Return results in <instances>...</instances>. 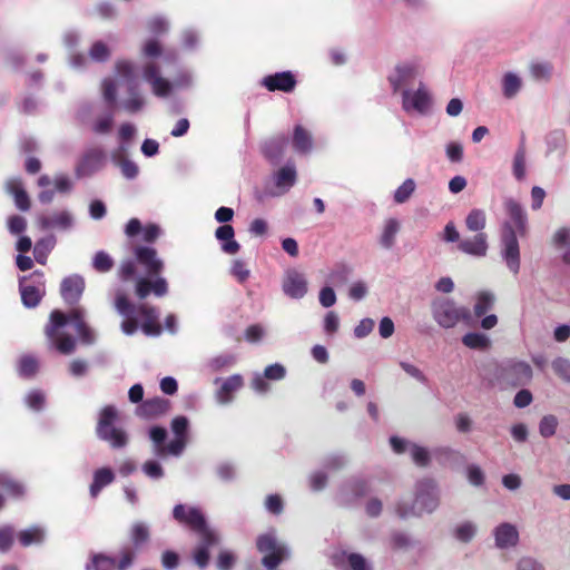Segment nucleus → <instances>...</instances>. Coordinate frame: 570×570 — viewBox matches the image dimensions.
Segmentation results:
<instances>
[{"label":"nucleus","mask_w":570,"mask_h":570,"mask_svg":"<svg viewBox=\"0 0 570 570\" xmlns=\"http://www.w3.org/2000/svg\"><path fill=\"white\" fill-rule=\"evenodd\" d=\"M19 292L24 307H37L46 294L45 274L41 271H35L19 277Z\"/></svg>","instance_id":"nucleus-12"},{"label":"nucleus","mask_w":570,"mask_h":570,"mask_svg":"<svg viewBox=\"0 0 570 570\" xmlns=\"http://www.w3.org/2000/svg\"><path fill=\"white\" fill-rule=\"evenodd\" d=\"M106 163V155L101 148H90L85 151L76 166L77 178L90 177L101 170Z\"/></svg>","instance_id":"nucleus-17"},{"label":"nucleus","mask_w":570,"mask_h":570,"mask_svg":"<svg viewBox=\"0 0 570 570\" xmlns=\"http://www.w3.org/2000/svg\"><path fill=\"white\" fill-rule=\"evenodd\" d=\"M38 222L42 229L67 230L72 226L73 218L69 212L62 210L50 215H40Z\"/></svg>","instance_id":"nucleus-27"},{"label":"nucleus","mask_w":570,"mask_h":570,"mask_svg":"<svg viewBox=\"0 0 570 570\" xmlns=\"http://www.w3.org/2000/svg\"><path fill=\"white\" fill-rule=\"evenodd\" d=\"M547 155L558 153L559 157L562 158L566 155L567 139L566 134L562 130H553L546 137Z\"/></svg>","instance_id":"nucleus-38"},{"label":"nucleus","mask_w":570,"mask_h":570,"mask_svg":"<svg viewBox=\"0 0 570 570\" xmlns=\"http://www.w3.org/2000/svg\"><path fill=\"white\" fill-rule=\"evenodd\" d=\"M6 190L14 198L18 209L26 212L30 208V199L19 178H10L6 183Z\"/></svg>","instance_id":"nucleus-29"},{"label":"nucleus","mask_w":570,"mask_h":570,"mask_svg":"<svg viewBox=\"0 0 570 570\" xmlns=\"http://www.w3.org/2000/svg\"><path fill=\"white\" fill-rule=\"evenodd\" d=\"M478 531L476 524L472 521H464L459 523L453 529L454 538L463 543H469L475 537Z\"/></svg>","instance_id":"nucleus-46"},{"label":"nucleus","mask_w":570,"mask_h":570,"mask_svg":"<svg viewBox=\"0 0 570 570\" xmlns=\"http://www.w3.org/2000/svg\"><path fill=\"white\" fill-rule=\"evenodd\" d=\"M114 481L115 473L110 468L104 466L97 469L94 472L92 482L89 488L90 495L96 498L105 487L111 484Z\"/></svg>","instance_id":"nucleus-33"},{"label":"nucleus","mask_w":570,"mask_h":570,"mask_svg":"<svg viewBox=\"0 0 570 570\" xmlns=\"http://www.w3.org/2000/svg\"><path fill=\"white\" fill-rule=\"evenodd\" d=\"M86 570H116V559L102 553L94 554Z\"/></svg>","instance_id":"nucleus-50"},{"label":"nucleus","mask_w":570,"mask_h":570,"mask_svg":"<svg viewBox=\"0 0 570 570\" xmlns=\"http://www.w3.org/2000/svg\"><path fill=\"white\" fill-rule=\"evenodd\" d=\"M552 243L561 252L562 263L570 265V227H561L556 230Z\"/></svg>","instance_id":"nucleus-36"},{"label":"nucleus","mask_w":570,"mask_h":570,"mask_svg":"<svg viewBox=\"0 0 570 570\" xmlns=\"http://www.w3.org/2000/svg\"><path fill=\"white\" fill-rule=\"evenodd\" d=\"M24 404L35 412H40L46 405V395L41 390L35 389L24 396Z\"/></svg>","instance_id":"nucleus-56"},{"label":"nucleus","mask_w":570,"mask_h":570,"mask_svg":"<svg viewBox=\"0 0 570 570\" xmlns=\"http://www.w3.org/2000/svg\"><path fill=\"white\" fill-rule=\"evenodd\" d=\"M504 209L509 220L502 224L501 256L508 269L517 275L521 263L518 236L527 234L528 217L521 204L513 198L504 199Z\"/></svg>","instance_id":"nucleus-3"},{"label":"nucleus","mask_w":570,"mask_h":570,"mask_svg":"<svg viewBox=\"0 0 570 570\" xmlns=\"http://www.w3.org/2000/svg\"><path fill=\"white\" fill-rule=\"evenodd\" d=\"M136 134L135 125L130 122L121 124L118 129V138L120 140V145L116 151L127 153L128 141L132 139Z\"/></svg>","instance_id":"nucleus-59"},{"label":"nucleus","mask_w":570,"mask_h":570,"mask_svg":"<svg viewBox=\"0 0 570 570\" xmlns=\"http://www.w3.org/2000/svg\"><path fill=\"white\" fill-rule=\"evenodd\" d=\"M56 237L53 235H49L42 237L41 239L36 242L33 247V257L36 262L45 265L48 258L49 253L55 248Z\"/></svg>","instance_id":"nucleus-41"},{"label":"nucleus","mask_w":570,"mask_h":570,"mask_svg":"<svg viewBox=\"0 0 570 570\" xmlns=\"http://www.w3.org/2000/svg\"><path fill=\"white\" fill-rule=\"evenodd\" d=\"M169 410V401L164 397H154L144 401L136 409V414L142 419H156L164 415Z\"/></svg>","instance_id":"nucleus-25"},{"label":"nucleus","mask_w":570,"mask_h":570,"mask_svg":"<svg viewBox=\"0 0 570 570\" xmlns=\"http://www.w3.org/2000/svg\"><path fill=\"white\" fill-rule=\"evenodd\" d=\"M402 96V109L407 114L426 116L432 108V96L424 82L420 81L415 90L404 89Z\"/></svg>","instance_id":"nucleus-13"},{"label":"nucleus","mask_w":570,"mask_h":570,"mask_svg":"<svg viewBox=\"0 0 570 570\" xmlns=\"http://www.w3.org/2000/svg\"><path fill=\"white\" fill-rule=\"evenodd\" d=\"M137 318H142L141 328L146 335L157 336L161 330L157 321L159 313L155 307L148 306L147 304H140L136 306Z\"/></svg>","instance_id":"nucleus-24"},{"label":"nucleus","mask_w":570,"mask_h":570,"mask_svg":"<svg viewBox=\"0 0 570 570\" xmlns=\"http://www.w3.org/2000/svg\"><path fill=\"white\" fill-rule=\"evenodd\" d=\"M424 71L423 60L420 57L399 62L387 76L393 92H401L413 85L414 80Z\"/></svg>","instance_id":"nucleus-11"},{"label":"nucleus","mask_w":570,"mask_h":570,"mask_svg":"<svg viewBox=\"0 0 570 570\" xmlns=\"http://www.w3.org/2000/svg\"><path fill=\"white\" fill-rule=\"evenodd\" d=\"M553 67L548 61H531L529 65V72L535 81H549L552 75Z\"/></svg>","instance_id":"nucleus-44"},{"label":"nucleus","mask_w":570,"mask_h":570,"mask_svg":"<svg viewBox=\"0 0 570 570\" xmlns=\"http://www.w3.org/2000/svg\"><path fill=\"white\" fill-rule=\"evenodd\" d=\"M370 491L368 482L364 479L355 478L345 482L341 489L342 495L346 501H352L364 497Z\"/></svg>","instance_id":"nucleus-34"},{"label":"nucleus","mask_w":570,"mask_h":570,"mask_svg":"<svg viewBox=\"0 0 570 570\" xmlns=\"http://www.w3.org/2000/svg\"><path fill=\"white\" fill-rule=\"evenodd\" d=\"M86 318L87 311L81 306L71 308L68 314L59 309L52 311L49 323L45 328L50 346L65 355L71 354L75 351L76 340L71 335L61 333V330L68 324L75 328L83 344H94L96 342V333L87 324Z\"/></svg>","instance_id":"nucleus-2"},{"label":"nucleus","mask_w":570,"mask_h":570,"mask_svg":"<svg viewBox=\"0 0 570 570\" xmlns=\"http://www.w3.org/2000/svg\"><path fill=\"white\" fill-rule=\"evenodd\" d=\"M459 249L468 255L484 257L488 252V237L484 233H478L472 238H464L458 245Z\"/></svg>","instance_id":"nucleus-28"},{"label":"nucleus","mask_w":570,"mask_h":570,"mask_svg":"<svg viewBox=\"0 0 570 570\" xmlns=\"http://www.w3.org/2000/svg\"><path fill=\"white\" fill-rule=\"evenodd\" d=\"M494 295L491 292L483 291L476 295V301L473 307L474 314L478 317L483 316L494 304Z\"/></svg>","instance_id":"nucleus-51"},{"label":"nucleus","mask_w":570,"mask_h":570,"mask_svg":"<svg viewBox=\"0 0 570 570\" xmlns=\"http://www.w3.org/2000/svg\"><path fill=\"white\" fill-rule=\"evenodd\" d=\"M135 259L122 261L118 275L121 281H129L136 276V263L141 265L149 276H157L164 269V262L158 257L157 250L149 246H136L134 248Z\"/></svg>","instance_id":"nucleus-7"},{"label":"nucleus","mask_w":570,"mask_h":570,"mask_svg":"<svg viewBox=\"0 0 570 570\" xmlns=\"http://www.w3.org/2000/svg\"><path fill=\"white\" fill-rule=\"evenodd\" d=\"M18 540L22 547L42 544L46 540V530L42 527L33 525L20 531L18 534Z\"/></svg>","instance_id":"nucleus-37"},{"label":"nucleus","mask_w":570,"mask_h":570,"mask_svg":"<svg viewBox=\"0 0 570 570\" xmlns=\"http://www.w3.org/2000/svg\"><path fill=\"white\" fill-rule=\"evenodd\" d=\"M559 421L556 415H544L539 423V433L542 438H550L556 434Z\"/></svg>","instance_id":"nucleus-60"},{"label":"nucleus","mask_w":570,"mask_h":570,"mask_svg":"<svg viewBox=\"0 0 570 570\" xmlns=\"http://www.w3.org/2000/svg\"><path fill=\"white\" fill-rule=\"evenodd\" d=\"M523 87L522 78L514 71H508L502 76V95L507 99H513Z\"/></svg>","instance_id":"nucleus-35"},{"label":"nucleus","mask_w":570,"mask_h":570,"mask_svg":"<svg viewBox=\"0 0 570 570\" xmlns=\"http://www.w3.org/2000/svg\"><path fill=\"white\" fill-rule=\"evenodd\" d=\"M435 460L443 465H453L464 459L458 450L449 446L438 448L433 451Z\"/></svg>","instance_id":"nucleus-43"},{"label":"nucleus","mask_w":570,"mask_h":570,"mask_svg":"<svg viewBox=\"0 0 570 570\" xmlns=\"http://www.w3.org/2000/svg\"><path fill=\"white\" fill-rule=\"evenodd\" d=\"M391 548L393 550L407 551L415 546L412 537L404 531H393L390 537Z\"/></svg>","instance_id":"nucleus-48"},{"label":"nucleus","mask_w":570,"mask_h":570,"mask_svg":"<svg viewBox=\"0 0 570 570\" xmlns=\"http://www.w3.org/2000/svg\"><path fill=\"white\" fill-rule=\"evenodd\" d=\"M119 82L126 86L128 97L120 101V108L127 114L140 112L146 106V98L140 88L138 67L130 60L121 59L115 63Z\"/></svg>","instance_id":"nucleus-5"},{"label":"nucleus","mask_w":570,"mask_h":570,"mask_svg":"<svg viewBox=\"0 0 570 570\" xmlns=\"http://www.w3.org/2000/svg\"><path fill=\"white\" fill-rule=\"evenodd\" d=\"M514 570H547V568L537 558L524 556L517 561Z\"/></svg>","instance_id":"nucleus-64"},{"label":"nucleus","mask_w":570,"mask_h":570,"mask_svg":"<svg viewBox=\"0 0 570 570\" xmlns=\"http://www.w3.org/2000/svg\"><path fill=\"white\" fill-rule=\"evenodd\" d=\"M513 176L517 180L521 181L525 177V148L524 145L521 144L513 157L512 165Z\"/></svg>","instance_id":"nucleus-55"},{"label":"nucleus","mask_w":570,"mask_h":570,"mask_svg":"<svg viewBox=\"0 0 570 570\" xmlns=\"http://www.w3.org/2000/svg\"><path fill=\"white\" fill-rule=\"evenodd\" d=\"M126 153L112 151L111 160L115 165L120 167L121 174L126 179H135L139 174V168L136 163L130 159L122 158Z\"/></svg>","instance_id":"nucleus-39"},{"label":"nucleus","mask_w":570,"mask_h":570,"mask_svg":"<svg viewBox=\"0 0 570 570\" xmlns=\"http://www.w3.org/2000/svg\"><path fill=\"white\" fill-rule=\"evenodd\" d=\"M433 320L442 328H452L459 322H468L471 318L469 308L459 306L453 299L438 297L431 303Z\"/></svg>","instance_id":"nucleus-10"},{"label":"nucleus","mask_w":570,"mask_h":570,"mask_svg":"<svg viewBox=\"0 0 570 570\" xmlns=\"http://www.w3.org/2000/svg\"><path fill=\"white\" fill-rule=\"evenodd\" d=\"M235 230L232 225H222L215 232V237L222 243V250L233 255L239 250V244L235 240Z\"/></svg>","instance_id":"nucleus-31"},{"label":"nucleus","mask_w":570,"mask_h":570,"mask_svg":"<svg viewBox=\"0 0 570 570\" xmlns=\"http://www.w3.org/2000/svg\"><path fill=\"white\" fill-rule=\"evenodd\" d=\"M115 308L125 317L120 325L122 333L128 336L134 335L138 330L136 305L130 303L126 295L118 293L115 299Z\"/></svg>","instance_id":"nucleus-18"},{"label":"nucleus","mask_w":570,"mask_h":570,"mask_svg":"<svg viewBox=\"0 0 570 570\" xmlns=\"http://www.w3.org/2000/svg\"><path fill=\"white\" fill-rule=\"evenodd\" d=\"M261 85L272 92L282 91L289 94L296 88L297 80L295 75L287 70L265 76L261 80Z\"/></svg>","instance_id":"nucleus-19"},{"label":"nucleus","mask_w":570,"mask_h":570,"mask_svg":"<svg viewBox=\"0 0 570 570\" xmlns=\"http://www.w3.org/2000/svg\"><path fill=\"white\" fill-rule=\"evenodd\" d=\"M466 228L471 232L482 233L485 227V213L482 209H472L465 218Z\"/></svg>","instance_id":"nucleus-52"},{"label":"nucleus","mask_w":570,"mask_h":570,"mask_svg":"<svg viewBox=\"0 0 570 570\" xmlns=\"http://www.w3.org/2000/svg\"><path fill=\"white\" fill-rule=\"evenodd\" d=\"M167 435V430L159 425H154L148 430V436L153 443V453L159 459L170 455L167 444H165Z\"/></svg>","instance_id":"nucleus-30"},{"label":"nucleus","mask_w":570,"mask_h":570,"mask_svg":"<svg viewBox=\"0 0 570 570\" xmlns=\"http://www.w3.org/2000/svg\"><path fill=\"white\" fill-rule=\"evenodd\" d=\"M283 292L291 298H303L307 293V281L305 276L295 269H289L283 282Z\"/></svg>","instance_id":"nucleus-21"},{"label":"nucleus","mask_w":570,"mask_h":570,"mask_svg":"<svg viewBox=\"0 0 570 570\" xmlns=\"http://www.w3.org/2000/svg\"><path fill=\"white\" fill-rule=\"evenodd\" d=\"M214 384L218 385L214 393L215 402L226 406L234 402L236 394L243 389L244 379L240 374H233L225 379L216 377Z\"/></svg>","instance_id":"nucleus-15"},{"label":"nucleus","mask_w":570,"mask_h":570,"mask_svg":"<svg viewBox=\"0 0 570 570\" xmlns=\"http://www.w3.org/2000/svg\"><path fill=\"white\" fill-rule=\"evenodd\" d=\"M142 55L147 58L157 59L145 63L142 78L150 86L151 92L158 98H167L174 87L185 88L193 83V77L188 71H183L174 81L163 77L164 66H176L178 55L175 50H163L156 39H149L142 47Z\"/></svg>","instance_id":"nucleus-1"},{"label":"nucleus","mask_w":570,"mask_h":570,"mask_svg":"<svg viewBox=\"0 0 570 570\" xmlns=\"http://www.w3.org/2000/svg\"><path fill=\"white\" fill-rule=\"evenodd\" d=\"M256 548L263 553L262 564L267 570L276 569L283 561L291 558V548L283 541L277 540L274 529L262 533L256 539Z\"/></svg>","instance_id":"nucleus-9"},{"label":"nucleus","mask_w":570,"mask_h":570,"mask_svg":"<svg viewBox=\"0 0 570 570\" xmlns=\"http://www.w3.org/2000/svg\"><path fill=\"white\" fill-rule=\"evenodd\" d=\"M495 547L501 550L514 548L519 543V531L509 522H503L493 529Z\"/></svg>","instance_id":"nucleus-22"},{"label":"nucleus","mask_w":570,"mask_h":570,"mask_svg":"<svg viewBox=\"0 0 570 570\" xmlns=\"http://www.w3.org/2000/svg\"><path fill=\"white\" fill-rule=\"evenodd\" d=\"M89 57L91 60L96 62H105L110 57V50L105 42L98 40L95 41L90 47Z\"/></svg>","instance_id":"nucleus-61"},{"label":"nucleus","mask_w":570,"mask_h":570,"mask_svg":"<svg viewBox=\"0 0 570 570\" xmlns=\"http://www.w3.org/2000/svg\"><path fill=\"white\" fill-rule=\"evenodd\" d=\"M553 372L564 382L570 383V360L557 357L552 361Z\"/></svg>","instance_id":"nucleus-62"},{"label":"nucleus","mask_w":570,"mask_h":570,"mask_svg":"<svg viewBox=\"0 0 570 570\" xmlns=\"http://www.w3.org/2000/svg\"><path fill=\"white\" fill-rule=\"evenodd\" d=\"M92 267L98 273H108L114 267V259L105 250H99L92 258Z\"/></svg>","instance_id":"nucleus-58"},{"label":"nucleus","mask_w":570,"mask_h":570,"mask_svg":"<svg viewBox=\"0 0 570 570\" xmlns=\"http://www.w3.org/2000/svg\"><path fill=\"white\" fill-rule=\"evenodd\" d=\"M129 537L132 544L139 548L149 540V527L141 521L134 522L130 528Z\"/></svg>","instance_id":"nucleus-45"},{"label":"nucleus","mask_w":570,"mask_h":570,"mask_svg":"<svg viewBox=\"0 0 570 570\" xmlns=\"http://www.w3.org/2000/svg\"><path fill=\"white\" fill-rule=\"evenodd\" d=\"M297 180L296 166L293 161H288L274 174V184L278 191L275 195L287 193Z\"/></svg>","instance_id":"nucleus-26"},{"label":"nucleus","mask_w":570,"mask_h":570,"mask_svg":"<svg viewBox=\"0 0 570 570\" xmlns=\"http://www.w3.org/2000/svg\"><path fill=\"white\" fill-rule=\"evenodd\" d=\"M174 439L167 444L170 456L179 458L188 443L189 420L185 415L175 416L170 422Z\"/></svg>","instance_id":"nucleus-16"},{"label":"nucleus","mask_w":570,"mask_h":570,"mask_svg":"<svg viewBox=\"0 0 570 570\" xmlns=\"http://www.w3.org/2000/svg\"><path fill=\"white\" fill-rule=\"evenodd\" d=\"M342 557L346 558L350 570H372L371 564L360 553H356V552L342 553Z\"/></svg>","instance_id":"nucleus-63"},{"label":"nucleus","mask_w":570,"mask_h":570,"mask_svg":"<svg viewBox=\"0 0 570 570\" xmlns=\"http://www.w3.org/2000/svg\"><path fill=\"white\" fill-rule=\"evenodd\" d=\"M462 343L471 348L478 351H487L491 346L490 337L480 332H469L462 336Z\"/></svg>","instance_id":"nucleus-42"},{"label":"nucleus","mask_w":570,"mask_h":570,"mask_svg":"<svg viewBox=\"0 0 570 570\" xmlns=\"http://www.w3.org/2000/svg\"><path fill=\"white\" fill-rule=\"evenodd\" d=\"M85 291V279L78 274L70 275L62 279L60 285V294L62 299L69 304H77Z\"/></svg>","instance_id":"nucleus-20"},{"label":"nucleus","mask_w":570,"mask_h":570,"mask_svg":"<svg viewBox=\"0 0 570 570\" xmlns=\"http://www.w3.org/2000/svg\"><path fill=\"white\" fill-rule=\"evenodd\" d=\"M400 232V222L396 218H389L383 226L380 237V244L385 249H391L395 244V238Z\"/></svg>","instance_id":"nucleus-40"},{"label":"nucleus","mask_w":570,"mask_h":570,"mask_svg":"<svg viewBox=\"0 0 570 570\" xmlns=\"http://www.w3.org/2000/svg\"><path fill=\"white\" fill-rule=\"evenodd\" d=\"M533 375L531 365L521 360L509 358L499 363L494 371V384L501 390L525 386Z\"/></svg>","instance_id":"nucleus-6"},{"label":"nucleus","mask_w":570,"mask_h":570,"mask_svg":"<svg viewBox=\"0 0 570 570\" xmlns=\"http://www.w3.org/2000/svg\"><path fill=\"white\" fill-rule=\"evenodd\" d=\"M236 362V358L230 353H223L216 355L207 361V368L210 372H220L223 370L232 367Z\"/></svg>","instance_id":"nucleus-47"},{"label":"nucleus","mask_w":570,"mask_h":570,"mask_svg":"<svg viewBox=\"0 0 570 570\" xmlns=\"http://www.w3.org/2000/svg\"><path fill=\"white\" fill-rule=\"evenodd\" d=\"M173 518L177 522L188 525L198 535L193 559L199 568H206L210 559V548L220 542L218 531L208 525L204 513L197 507L176 504L173 509Z\"/></svg>","instance_id":"nucleus-4"},{"label":"nucleus","mask_w":570,"mask_h":570,"mask_svg":"<svg viewBox=\"0 0 570 570\" xmlns=\"http://www.w3.org/2000/svg\"><path fill=\"white\" fill-rule=\"evenodd\" d=\"M142 473L153 481H159L165 476V470L157 459L146 460L141 464Z\"/></svg>","instance_id":"nucleus-53"},{"label":"nucleus","mask_w":570,"mask_h":570,"mask_svg":"<svg viewBox=\"0 0 570 570\" xmlns=\"http://www.w3.org/2000/svg\"><path fill=\"white\" fill-rule=\"evenodd\" d=\"M117 409L114 405H107L99 412L96 434L99 440L107 442L114 450H120L128 445L129 436L126 430L117 428Z\"/></svg>","instance_id":"nucleus-8"},{"label":"nucleus","mask_w":570,"mask_h":570,"mask_svg":"<svg viewBox=\"0 0 570 570\" xmlns=\"http://www.w3.org/2000/svg\"><path fill=\"white\" fill-rule=\"evenodd\" d=\"M415 181L414 179L412 178H407L405 179L401 186H399L396 188V190L394 191V202L396 204H404L405 202L409 200V198L412 196V194L414 193L415 190Z\"/></svg>","instance_id":"nucleus-57"},{"label":"nucleus","mask_w":570,"mask_h":570,"mask_svg":"<svg viewBox=\"0 0 570 570\" xmlns=\"http://www.w3.org/2000/svg\"><path fill=\"white\" fill-rule=\"evenodd\" d=\"M415 507L419 514L432 513L440 504V490L433 479H423L416 483Z\"/></svg>","instance_id":"nucleus-14"},{"label":"nucleus","mask_w":570,"mask_h":570,"mask_svg":"<svg viewBox=\"0 0 570 570\" xmlns=\"http://www.w3.org/2000/svg\"><path fill=\"white\" fill-rule=\"evenodd\" d=\"M292 145L296 153L309 154L313 149V137L303 126L296 125L293 130Z\"/></svg>","instance_id":"nucleus-32"},{"label":"nucleus","mask_w":570,"mask_h":570,"mask_svg":"<svg viewBox=\"0 0 570 570\" xmlns=\"http://www.w3.org/2000/svg\"><path fill=\"white\" fill-rule=\"evenodd\" d=\"M287 145V137L278 135L264 141L262 153L272 165H278L284 157Z\"/></svg>","instance_id":"nucleus-23"},{"label":"nucleus","mask_w":570,"mask_h":570,"mask_svg":"<svg viewBox=\"0 0 570 570\" xmlns=\"http://www.w3.org/2000/svg\"><path fill=\"white\" fill-rule=\"evenodd\" d=\"M0 490L14 498H19L24 493L23 485L7 473H0Z\"/></svg>","instance_id":"nucleus-49"},{"label":"nucleus","mask_w":570,"mask_h":570,"mask_svg":"<svg viewBox=\"0 0 570 570\" xmlns=\"http://www.w3.org/2000/svg\"><path fill=\"white\" fill-rule=\"evenodd\" d=\"M39 368L38 360L32 355H23L19 360L18 372L22 377H32Z\"/></svg>","instance_id":"nucleus-54"}]
</instances>
